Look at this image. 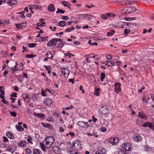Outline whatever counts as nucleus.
Here are the masks:
<instances>
[{
  "mask_svg": "<svg viewBox=\"0 0 154 154\" xmlns=\"http://www.w3.org/2000/svg\"><path fill=\"white\" fill-rule=\"evenodd\" d=\"M133 137V140L136 142H138L142 140V138L138 134H134Z\"/></svg>",
  "mask_w": 154,
  "mask_h": 154,
  "instance_id": "nucleus-8",
  "label": "nucleus"
},
{
  "mask_svg": "<svg viewBox=\"0 0 154 154\" xmlns=\"http://www.w3.org/2000/svg\"><path fill=\"white\" fill-rule=\"evenodd\" d=\"M27 23L26 22H23L20 23L19 25V26H20V28H21L22 27H25V25Z\"/></svg>",
  "mask_w": 154,
  "mask_h": 154,
  "instance_id": "nucleus-39",
  "label": "nucleus"
},
{
  "mask_svg": "<svg viewBox=\"0 0 154 154\" xmlns=\"http://www.w3.org/2000/svg\"><path fill=\"white\" fill-rule=\"evenodd\" d=\"M42 125L45 128H50L51 125L49 124L45 123L43 122L41 123Z\"/></svg>",
  "mask_w": 154,
  "mask_h": 154,
  "instance_id": "nucleus-30",
  "label": "nucleus"
},
{
  "mask_svg": "<svg viewBox=\"0 0 154 154\" xmlns=\"http://www.w3.org/2000/svg\"><path fill=\"white\" fill-rule=\"evenodd\" d=\"M42 96H45L47 95V93L45 91H42Z\"/></svg>",
  "mask_w": 154,
  "mask_h": 154,
  "instance_id": "nucleus-57",
  "label": "nucleus"
},
{
  "mask_svg": "<svg viewBox=\"0 0 154 154\" xmlns=\"http://www.w3.org/2000/svg\"><path fill=\"white\" fill-rule=\"evenodd\" d=\"M99 109L100 112L104 114L108 113L109 111L108 106L106 105H100L99 108Z\"/></svg>",
  "mask_w": 154,
  "mask_h": 154,
  "instance_id": "nucleus-4",
  "label": "nucleus"
},
{
  "mask_svg": "<svg viewBox=\"0 0 154 154\" xmlns=\"http://www.w3.org/2000/svg\"><path fill=\"white\" fill-rule=\"evenodd\" d=\"M138 116L143 119H145L146 118V117L142 112H139V113Z\"/></svg>",
  "mask_w": 154,
  "mask_h": 154,
  "instance_id": "nucleus-28",
  "label": "nucleus"
},
{
  "mask_svg": "<svg viewBox=\"0 0 154 154\" xmlns=\"http://www.w3.org/2000/svg\"><path fill=\"white\" fill-rule=\"evenodd\" d=\"M11 1V4L10 5V6H11L13 5H15L17 4V2L15 0H12Z\"/></svg>",
  "mask_w": 154,
  "mask_h": 154,
  "instance_id": "nucleus-54",
  "label": "nucleus"
},
{
  "mask_svg": "<svg viewBox=\"0 0 154 154\" xmlns=\"http://www.w3.org/2000/svg\"><path fill=\"white\" fill-rule=\"evenodd\" d=\"M66 25V22L64 21H61L58 22V25L60 27H63Z\"/></svg>",
  "mask_w": 154,
  "mask_h": 154,
  "instance_id": "nucleus-31",
  "label": "nucleus"
},
{
  "mask_svg": "<svg viewBox=\"0 0 154 154\" xmlns=\"http://www.w3.org/2000/svg\"><path fill=\"white\" fill-rule=\"evenodd\" d=\"M45 56H47L48 59H52L53 55L52 53L50 51H48L46 54Z\"/></svg>",
  "mask_w": 154,
  "mask_h": 154,
  "instance_id": "nucleus-27",
  "label": "nucleus"
},
{
  "mask_svg": "<svg viewBox=\"0 0 154 154\" xmlns=\"http://www.w3.org/2000/svg\"><path fill=\"white\" fill-rule=\"evenodd\" d=\"M81 144L78 141H74L73 142L72 145L71 147V149H72L73 151H75V152L73 153H72V154H76V150H81Z\"/></svg>",
  "mask_w": 154,
  "mask_h": 154,
  "instance_id": "nucleus-2",
  "label": "nucleus"
},
{
  "mask_svg": "<svg viewBox=\"0 0 154 154\" xmlns=\"http://www.w3.org/2000/svg\"><path fill=\"white\" fill-rule=\"evenodd\" d=\"M2 88H3V90L4 89V87L2 86H0V92H1V93H2L3 95H5V92L3 90Z\"/></svg>",
  "mask_w": 154,
  "mask_h": 154,
  "instance_id": "nucleus-42",
  "label": "nucleus"
},
{
  "mask_svg": "<svg viewBox=\"0 0 154 154\" xmlns=\"http://www.w3.org/2000/svg\"><path fill=\"white\" fill-rule=\"evenodd\" d=\"M22 48L23 49V50L22 51L23 53H24L25 51L26 52H28V50L26 49V47L23 46L22 47Z\"/></svg>",
  "mask_w": 154,
  "mask_h": 154,
  "instance_id": "nucleus-62",
  "label": "nucleus"
},
{
  "mask_svg": "<svg viewBox=\"0 0 154 154\" xmlns=\"http://www.w3.org/2000/svg\"><path fill=\"white\" fill-rule=\"evenodd\" d=\"M112 57L109 55H107L106 56V58L108 60H110L112 58Z\"/></svg>",
  "mask_w": 154,
  "mask_h": 154,
  "instance_id": "nucleus-64",
  "label": "nucleus"
},
{
  "mask_svg": "<svg viewBox=\"0 0 154 154\" xmlns=\"http://www.w3.org/2000/svg\"><path fill=\"white\" fill-rule=\"evenodd\" d=\"M64 43L63 42H61L60 43H59V45L57 47V48H61L63 46V45H64Z\"/></svg>",
  "mask_w": 154,
  "mask_h": 154,
  "instance_id": "nucleus-60",
  "label": "nucleus"
},
{
  "mask_svg": "<svg viewBox=\"0 0 154 154\" xmlns=\"http://www.w3.org/2000/svg\"><path fill=\"white\" fill-rule=\"evenodd\" d=\"M17 62L16 63V65L14 66V69L13 68H11V69L13 70V72L17 71V70H19V69L17 67L18 66V64H17Z\"/></svg>",
  "mask_w": 154,
  "mask_h": 154,
  "instance_id": "nucleus-37",
  "label": "nucleus"
},
{
  "mask_svg": "<svg viewBox=\"0 0 154 154\" xmlns=\"http://www.w3.org/2000/svg\"><path fill=\"white\" fill-rule=\"evenodd\" d=\"M26 142L25 140H21L18 143V145L20 147H23L26 146Z\"/></svg>",
  "mask_w": 154,
  "mask_h": 154,
  "instance_id": "nucleus-14",
  "label": "nucleus"
},
{
  "mask_svg": "<svg viewBox=\"0 0 154 154\" xmlns=\"http://www.w3.org/2000/svg\"><path fill=\"white\" fill-rule=\"evenodd\" d=\"M61 3L63 4L64 6H66L68 7L69 9H71V8L70 7V4H68L69 6H68L67 4H68L67 2L65 1H62L61 2Z\"/></svg>",
  "mask_w": 154,
  "mask_h": 154,
  "instance_id": "nucleus-33",
  "label": "nucleus"
},
{
  "mask_svg": "<svg viewBox=\"0 0 154 154\" xmlns=\"http://www.w3.org/2000/svg\"><path fill=\"white\" fill-rule=\"evenodd\" d=\"M112 60L111 61H109L107 60L106 61L105 63V64L108 66L109 67L112 66Z\"/></svg>",
  "mask_w": 154,
  "mask_h": 154,
  "instance_id": "nucleus-34",
  "label": "nucleus"
},
{
  "mask_svg": "<svg viewBox=\"0 0 154 154\" xmlns=\"http://www.w3.org/2000/svg\"><path fill=\"white\" fill-rule=\"evenodd\" d=\"M123 146L124 148H125L126 150L130 151L132 149V148L131 146L128 144H124L123 145Z\"/></svg>",
  "mask_w": 154,
  "mask_h": 154,
  "instance_id": "nucleus-16",
  "label": "nucleus"
},
{
  "mask_svg": "<svg viewBox=\"0 0 154 154\" xmlns=\"http://www.w3.org/2000/svg\"><path fill=\"white\" fill-rule=\"evenodd\" d=\"M77 124L80 127L83 128H86L87 125V122L82 121H79Z\"/></svg>",
  "mask_w": 154,
  "mask_h": 154,
  "instance_id": "nucleus-15",
  "label": "nucleus"
},
{
  "mask_svg": "<svg viewBox=\"0 0 154 154\" xmlns=\"http://www.w3.org/2000/svg\"><path fill=\"white\" fill-rule=\"evenodd\" d=\"M95 89L94 94L97 96H98L100 94V88L95 87Z\"/></svg>",
  "mask_w": 154,
  "mask_h": 154,
  "instance_id": "nucleus-25",
  "label": "nucleus"
},
{
  "mask_svg": "<svg viewBox=\"0 0 154 154\" xmlns=\"http://www.w3.org/2000/svg\"><path fill=\"white\" fill-rule=\"evenodd\" d=\"M118 154H129L126 151L119 149L117 152Z\"/></svg>",
  "mask_w": 154,
  "mask_h": 154,
  "instance_id": "nucleus-22",
  "label": "nucleus"
},
{
  "mask_svg": "<svg viewBox=\"0 0 154 154\" xmlns=\"http://www.w3.org/2000/svg\"><path fill=\"white\" fill-rule=\"evenodd\" d=\"M150 122H146L143 125V126L144 127H148Z\"/></svg>",
  "mask_w": 154,
  "mask_h": 154,
  "instance_id": "nucleus-53",
  "label": "nucleus"
},
{
  "mask_svg": "<svg viewBox=\"0 0 154 154\" xmlns=\"http://www.w3.org/2000/svg\"><path fill=\"white\" fill-rule=\"evenodd\" d=\"M52 103L51 100L49 98H47L45 99L44 101V103L46 105L48 106L51 104Z\"/></svg>",
  "mask_w": 154,
  "mask_h": 154,
  "instance_id": "nucleus-17",
  "label": "nucleus"
},
{
  "mask_svg": "<svg viewBox=\"0 0 154 154\" xmlns=\"http://www.w3.org/2000/svg\"><path fill=\"white\" fill-rule=\"evenodd\" d=\"M120 63H121L119 61L116 60H112V66H119Z\"/></svg>",
  "mask_w": 154,
  "mask_h": 154,
  "instance_id": "nucleus-19",
  "label": "nucleus"
},
{
  "mask_svg": "<svg viewBox=\"0 0 154 154\" xmlns=\"http://www.w3.org/2000/svg\"><path fill=\"white\" fill-rule=\"evenodd\" d=\"M131 31V30L128 29H126L124 31V33L125 34H128Z\"/></svg>",
  "mask_w": 154,
  "mask_h": 154,
  "instance_id": "nucleus-58",
  "label": "nucleus"
},
{
  "mask_svg": "<svg viewBox=\"0 0 154 154\" xmlns=\"http://www.w3.org/2000/svg\"><path fill=\"white\" fill-rule=\"evenodd\" d=\"M3 138L4 142H8V139L5 136L3 137Z\"/></svg>",
  "mask_w": 154,
  "mask_h": 154,
  "instance_id": "nucleus-63",
  "label": "nucleus"
},
{
  "mask_svg": "<svg viewBox=\"0 0 154 154\" xmlns=\"http://www.w3.org/2000/svg\"><path fill=\"white\" fill-rule=\"evenodd\" d=\"M94 18V17L93 15L87 14V20H91Z\"/></svg>",
  "mask_w": 154,
  "mask_h": 154,
  "instance_id": "nucleus-45",
  "label": "nucleus"
},
{
  "mask_svg": "<svg viewBox=\"0 0 154 154\" xmlns=\"http://www.w3.org/2000/svg\"><path fill=\"white\" fill-rule=\"evenodd\" d=\"M137 10L136 8L134 7H126L124 8L122 10L123 14H131Z\"/></svg>",
  "mask_w": 154,
  "mask_h": 154,
  "instance_id": "nucleus-3",
  "label": "nucleus"
},
{
  "mask_svg": "<svg viewBox=\"0 0 154 154\" xmlns=\"http://www.w3.org/2000/svg\"><path fill=\"white\" fill-rule=\"evenodd\" d=\"M33 154H42L41 151L39 149H34L33 151Z\"/></svg>",
  "mask_w": 154,
  "mask_h": 154,
  "instance_id": "nucleus-24",
  "label": "nucleus"
},
{
  "mask_svg": "<svg viewBox=\"0 0 154 154\" xmlns=\"http://www.w3.org/2000/svg\"><path fill=\"white\" fill-rule=\"evenodd\" d=\"M57 43L56 39L53 38L52 40H50L48 42L47 45L48 46H55Z\"/></svg>",
  "mask_w": 154,
  "mask_h": 154,
  "instance_id": "nucleus-9",
  "label": "nucleus"
},
{
  "mask_svg": "<svg viewBox=\"0 0 154 154\" xmlns=\"http://www.w3.org/2000/svg\"><path fill=\"white\" fill-rule=\"evenodd\" d=\"M60 70L62 74L65 77H67L69 74V71L65 68H60Z\"/></svg>",
  "mask_w": 154,
  "mask_h": 154,
  "instance_id": "nucleus-6",
  "label": "nucleus"
},
{
  "mask_svg": "<svg viewBox=\"0 0 154 154\" xmlns=\"http://www.w3.org/2000/svg\"><path fill=\"white\" fill-rule=\"evenodd\" d=\"M16 128L18 131H22L24 130V128L21 126L16 125Z\"/></svg>",
  "mask_w": 154,
  "mask_h": 154,
  "instance_id": "nucleus-32",
  "label": "nucleus"
},
{
  "mask_svg": "<svg viewBox=\"0 0 154 154\" xmlns=\"http://www.w3.org/2000/svg\"><path fill=\"white\" fill-rule=\"evenodd\" d=\"M17 93H13L11 95V97H17Z\"/></svg>",
  "mask_w": 154,
  "mask_h": 154,
  "instance_id": "nucleus-61",
  "label": "nucleus"
},
{
  "mask_svg": "<svg viewBox=\"0 0 154 154\" xmlns=\"http://www.w3.org/2000/svg\"><path fill=\"white\" fill-rule=\"evenodd\" d=\"M55 139L52 136L46 137L42 143H40V145L43 151L46 150L45 147H50L54 143Z\"/></svg>",
  "mask_w": 154,
  "mask_h": 154,
  "instance_id": "nucleus-1",
  "label": "nucleus"
},
{
  "mask_svg": "<svg viewBox=\"0 0 154 154\" xmlns=\"http://www.w3.org/2000/svg\"><path fill=\"white\" fill-rule=\"evenodd\" d=\"M99 130L102 132H105L106 131V129L102 126H101V128H100Z\"/></svg>",
  "mask_w": 154,
  "mask_h": 154,
  "instance_id": "nucleus-41",
  "label": "nucleus"
},
{
  "mask_svg": "<svg viewBox=\"0 0 154 154\" xmlns=\"http://www.w3.org/2000/svg\"><path fill=\"white\" fill-rule=\"evenodd\" d=\"M128 26H130L131 27H132L133 26H135L136 25V24L135 23H127Z\"/></svg>",
  "mask_w": 154,
  "mask_h": 154,
  "instance_id": "nucleus-48",
  "label": "nucleus"
},
{
  "mask_svg": "<svg viewBox=\"0 0 154 154\" xmlns=\"http://www.w3.org/2000/svg\"><path fill=\"white\" fill-rule=\"evenodd\" d=\"M121 84L120 83H116L115 84V91L117 93L121 91L120 86Z\"/></svg>",
  "mask_w": 154,
  "mask_h": 154,
  "instance_id": "nucleus-10",
  "label": "nucleus"
},
{
  "mask_svg": "<svg viewBox=\"0 0 154 154\" xmlns=\"http://www.w3.org/2000/svg\"><path fill=\"white\" fill-rule=\"evenodd\" d=\"M48 38V37H40V41H41L42 42L44 41L45 40H46Z\"/></svg>",
  "mask_w": 154,
  "mask_h": 154,
  "instance_id": "nucleus-43",
  "label": "nucleus"
},
{
  "mask_svg": "<svg viewBox=\"0 0 154 154\" xmlns=\"http://www.w3.org/2000/svg\"><path fill=\"white\" fill-rule=\"evenodd\" d=\"M106 151L103 148L99 147L97 148V151H94L93 152V154H105Z\"/></svg>",
  "mask_w": 154,
  "mask_h": 154,
  "instance_id": "nucleus-5",
  "label": "nucleus"
},
{
  "mask_svg": "<svg viewBox=\"0 0 154 154\" xmlns=\"http://www.w3.org/2000/svg\"><path fill=\"white\" fill-rule=\"evenodd\" d=\"M94 54H91L87 55V62H91L94 60Z\"/></svg>",
  "mask_w": 154,
  "mask_h": 154,
  "instance_id": "nucleus-12",
  "label": "nucleus"
},
{
  "mask_svg": "<svg viewBox=\"0 0 154 154\" xmlns=\"http://www.w3.org/2000/svg\"><path fill=\"white\" fill-rule=\"evenodd\" d=\"M44 67H45V68L46 70H47V71H48V70H50L51 69V67L50 66H46L44 65Z\"/></svg>",
  "mask_w": 154,
  "mask_h": 154,
  "instance_id": "nucleus-55",
  "label": "nucleus"
},
{
  "mask_svg": "<svg viewBox=\"0 0 154 154\" xmlns=\"http://www.w3.org/2000/svg\"><path fill=\"white\" fill-rule=\"evenodd\" d=\"M74 27H72V28H66V32H70L71 30H74Z\"/></svg>",
  "mask_w": 154,
  "mask_h": 154,
  "instance_id": "nucleus-44",
  "label": "nucleus"
},
{
  "mask_svg": "<svg viewBox=\"0 0 154 154\" xmlns=\"http://www.w3.org/2000/svg\"><path fill=\"white\" fill-rule=\"evenodd\" d=\"M22 97L25 100H26L27 99V101H29L30 99V97L27 94H25L22 95Z\"/></svg>",
  "mask_w": 154,
  "mask_h": 154,
  "instance_id": "nucleus-26",
  "label": "nucleus"
},
{
  "mask_svg": "<svg viewBox=\"0 0 154 154\" xmlns=\"http://www.w3.org/2000/svg\"><path fill=\"white\" fill-rule=\"evenodd\" d=\"M62 19L63 20H68L69 19V17L67 16H62Z\"/></svg>",
  "mask_w": 154,
  "mask_h": 154,
  "instance_id": "nucleus-59",
  "label": "nucleus"
},
{
  "mask_svg": "<svg viewBox=\"0 0 154 154\" xmlns=\"http://www.w3.org/2000/svg\"><path fill=\"white\" fill-rule=\"evenodd\" d=\"M48 10L54 12L55 10V8L54 7V5L52 4H50L48 7Z\"/></svg>",
  "mask_w": 154,
  "mask_h": 154,
  "instance_id": "nucleus-21",
  "label": "nucleus"
},
{
  "mask_svg": "<svg viewBox=\"0 0 154 154\" xmlns=\"http://www.w3.org/2000/svg\"><path fill=\"white\" fill-rule=\"evenodd\" d=\"M6 135L10 139L12 138V136H14L13 134L11 132L8 131L6 134Z\"/></svg>",
  "mask_w": 154,
  "mask_h": 154,
  "instance_id": "nucleus-29",
  "label": "nucleus"
},
{
  "mask_svg": "<svg viewBox=\"0 0 154 154\" xmlns=\"http://www.w3.org/2000/svg\"><path fill=\"white\" fill-rule=\"evenodd\" d=\"M34 114L38 118L41 119H44L46 117V116L43 113H37L36 114L34 113Z\"/></svg>",
  "mask_w": 154,
  "mask_h": 154,
  "instance_id": "nucleus-18",
  "label": "nucleus"
},
{
  "mask_svg": "<svg viewBox=\"0 0 154 154\" xmlns=\"http://www.w3.org/2000/svg\"><path fill=\"white\" fill-rule=\"evenodd\" d=\"M17 66L19 70H22L23 69V65L22 63H20Z\"/></svg>",
  "mask_w": 154,
  "mask_h": 154,
  "instance_id": "nucleus-38",
  "label": "nucleus"
},
{
  "mask_svg": "<svg viewBox=\"0 0 154 154\" xmlns=\"http://www.w3.org/2000/svg\"><path fill=\"white\" fill-rule=\"evenodd\" d=\"M105 74L104 73L102 72L101 73L100 80L101 82H102L103 81V79L105 78Z\"/></svg>",
  "mask_w": 154,
  "mask_h": 154,
  "instance_id": "nucleus-36",
  "label": "nucleus"
},
{
  "mask_svg": "<svg viewBox=\"0 0 154 154\" xmlns=\"http://www.w3.org/2000/svg\"><path fill=\"white\" fill-rule=\"evenodd\" d=\"M57 11L56 12V13H60L63 14L64 13L65 11L62 10L60 9L59 8L57 9Z\"/></svg>",
  "mask_w": 154,
  "mask_h": 154,
  "instance_id": "nucleus-46",
  "label": "nucleus"
},
{
  "mask_svg": "<svg viewBox=\"0 0 154 154\" xmlns=\"http://www.w3.org/2000/svg\"><path fill=\"white\" fill-rule=\"evenodd\" d=\"M28 138L27 140L28 142L30 143L31 144H32V143L31 141V140H32V138L31 137L30 135H28Z\"/></svg>",
  "mask_w": 154,
  "mask_h": 154,
  "instance_id": "nucleus-50",
  "label": "nucleus"
},
{
  "mask_svg": "<svg viewBox=\"0 0 154 154\" xmlns=\"http://www.w3.org/2000/svg\"><path fill=\"white\" fill-rule=\"evenodd\" d=\"M36 56V55H33L32 54H27L25 56V57L29 58H33Z\"/></svg>",
  "mask_w": 154,
  "mask_h": 154,
  "instance_id": "nucleus-35",
  "label": "nucleus"
},
{
  "mask_svg": "<svg viewBox=\"0 0 154 154\" xmlns=\"http://www.w3.org/2000/svg\"><path fill=\"white\" fill-rule=\"evenodd\" d=\"M52 151L56 154H59L61 151V150L57 146H53L52 147Z\"/></svg>",
  "mask_w": 154,
  "mask_h": 154,
  "instance_id": "nucleus-13",
  "label": "nucleus"
},
{
  "mask_svg": "<svg viewBox=\"0 0 154 154\" xmlns=\"http://www.w3.org/2000/svg\"><path fill=\"white\" fill-rule=\"evenodd\" d=\"M113 14L112 13H108L106 14H103L101 15V18L104 20H106L109 18L112 15H113Z\"/></svg>",
  "mask_w": 154,
  "mask_h": 154,
  "instance_id": "nucleus-11",
  "label": "nucleus"
},
{
  "mask_svg": "<svg viewBox=\"0 0 154 154\" xmlns=\"http://www.w3.org/2000/svg\"><path fill=\"white\" fill-rule=\"evenodd\" d=\"M10 113L11 115L14 117H16L17 116V114L15 112H10Z\"/></svg>",
  "mask_w": 154,
  "mask_h": 154,
  "instance_id": "nucleus-51",
  "label": "nucleus"
},
{
  "mask_svg": "<svg viewBox=\"0 0 154 154\" xmlns=\"http://www.w3.org/2000/svg\"><path fill=\"white\" fill-rule=\"evenodd\" d=\"M119 141V139L117 138H111L109 140V142L113 145H116Z\"/></svg>",
  "mask_w": 154,
  "mask_h": 154,
  "instance_id": "nucleus-7",
  "label": "nucleus"
},
{
  "mask_svg": "<svg viewBox=\"0 0 154 154\" xmlns=\"http://www.w3.org/2000/svg\"><path fill=\"white\" fill-rule=\"evenodd\" d=\"M87 135L89 136H93L95 138H97L98 137L97 135L95 134L93 131H89V132L87 133Z\"/></svg>",
  "mask_w": 154,
  "mask_h": 154,
  "instance_id": "nucleus-23",
  "label": "nucleus"
},
{
  "mask_svg": "<svg viewBox=\"0 0 154 154\" xmlns=\"http://www.w3.org/2000/svg\"><path fill=\"white\" fill-rule=\"evenodd\" d=\"M36 45V44L35 43H29L28 44V46L30 48H33L35 47Z\"/></svg>",
  "mask_w": 154,
  "mask_h": 154,
  "instance_id": "nucleus-49",
  "label": "nucleus"
},
{
  "mask_svg": "<svg viewBox=\"0 0 154 154\" xmlns=\"http://www.w3.org/2000/svg\"><path fill=\"white\" fill-rule=\"evenodd\" d=\"M26 152L29 154H30L32 153L31 150L29 148H26Z\"/></svg>",
  "mask_w": 154,
  "mask_h": 154,
  "instance_id": "nucleus-56",
  "label": "nucleus"
},
{
  "mask_svg": "<svg viewBox=\"0 0 154 154\" xmlns=\"http://www.w3.org/2000/svg\"><path fill=\"white\" fill-rule=\"evenodd\" d=\"M114 33V31L111 30L107 33V35L108 36H111L113 35Z\"/></svg>",
  "mask_w": 154,
  "mask_h": 154,
  "instance_id": "nucleus-40",
  "label": "nucleus"
},
{
  "mask_svg": "<svg viewBox=\"0 0 154 154\" xmlns=\"http://www.w3.org/2000/svg\"><path fill=\"white\" fill-rule=\"evenodd\" d=\"M65 55L66 56H69V57L70 58L71 57V56H74V55L73 54L68 52H67V53H66Z\"/></svg>",
  "mask_w": 154,
  "mask_h": 154,
  "instance_id": "nucleus-52",
  "label": "nucleus"
},
{
  "mask_svg": "<svg viewBox=\"0 0 154 154\" xmlns=\"http://www.w3.org/2000/svg\"><path fill=\"white\" fill-rule=\"evenodd\" d=\"M0 97L2 99V102L7 105H8L9 104V103L8 101L5 100L4 96L2 95L1 94H0Z\"/></svg>",
  "mask_w": 154,
  "mask_h": 154,
  "instance_id": "nucleus-20",
  "label": "nucleus"
},
{
  "mask_svg": "<svg viewBox=\"0 0 154 154\" xmlns=\"http://www.w3.org/2000/svg\"><path fill=\"white\" fill-rule=\"evenodd\" d=\"M148 127L151 129H152L154 131V124H152L150 122Z\"/></svg>",
  "mask_w": 154,
  "mask_h": 154,
  "instance_id": "nucleus-47",
  "label": "nucleus"
}]
</instances>
